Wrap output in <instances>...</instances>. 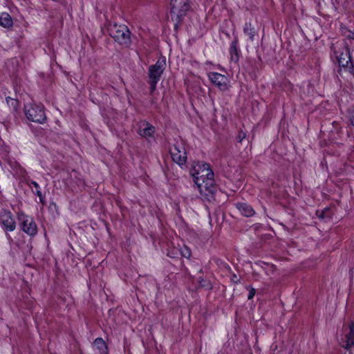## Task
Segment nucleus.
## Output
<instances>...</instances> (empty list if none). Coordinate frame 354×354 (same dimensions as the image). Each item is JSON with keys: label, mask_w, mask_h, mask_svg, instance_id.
<instances>
[{"label": "nucleus", "mask_w": 354, "mask_h": 354, "mask_svg": "<svg viewBox=\"0 0 354 354\" xmlns=\"http://www.w3.org/2000/svg\"><path fill=\"white\" fill-rule=\"evenodd\" d=\"M93 344L99 351L100 354H109L108 346L102 338H96L93 342Z\"/></svg>", "instance_id": "obj_15"}, {"label": "nucleus", "mask_w": 354, "mask_h": 354, "mask_svg": "<svg viewBox=\"0 0 354 354\" xmlns=\"http://www.w3.org/2000/svg\"><path fill=\"white\" fill-rule=\"evenodd\" d=\"M7 236H8V239H10V240H12V239H11V237H10V236L9 234H7Z\"/></svg>", "instance_id": "obj_30"}, {"label": "nucleus", "mask_w": 354, "mask_h": 354, "mask_svg": "<svg viewBox=\"0 0 354 354\" xmlns=\"http://www.w3.org/2000/svg\"><path fill=\"white\" fill-rule=\"evenodd\" d=\"M243 32L248 35L249 39L251 41H254L256 31L254 27L251 24V23L246 22L245 24L243 27Z\"/></svg>", "instance_id": "obj_18"}, {"label": "nucleus", "mask_w": 354, "mask_h": 354, "mask_svg": "<svg viewBox=\"0 0 354 354\" xmlns=\"http://www.w3.org/2000/svg\"><path fill=\"white\" fill-rule=\"evenodd\" d=\"M199 272H200V273H202V272H203V270H202V269H200Z\"/></svg>", "instance_id": "obj_31"}, {"label": "nucleus", "mask_w": 354, "mask_h": 354, "mask_svg": "<svg viewBox=\"0 0 354 354\" xmlns=\"http://www.w3.org/2000/svg\"><path fill=\"white\" fill-rule=\"evenodd\" d=\"M189 0H170V15L177 30L190 10Z\"/></svg>", "instance_id": "obj_1"}, {"label": "nucleus", "mask_w": 354, "mask_h": 354, "mask_svg": "<svg viewBox=\"0 0 354 354\" xmlns=\"http://www.w3.org/2000/svg\"><path fill=\"white\" fill-rule=\"evenodd\" d=\"M340 32L342 35L349 39H354V31L349 30L346 26L343 24H340Z\"/></svg>", "instance_id": "obj_19"}, {"label": "nucleus", "mask_w": 354, "mask_h": 354, "mask_svg": "<svg viewBox=\"0 0 354 354\" xmlns=\"http://www.w3.org/2000/svg\"><path fill=\"white\" fill-rule=\"evenodd\" d=\"M35 194L37 196H39V200H40V202H41L42 204H44V203H45V202H44V197H43V196H42V194H41V191H40V190H37V191H36V192H35Z\"/></svg>", "instance_id": "obj_26"}, {"label": "nucleus", "mask_w": 354, "mask_h": 354, "mask_svg": "<svg viewBox=\"0 0 354 354\" xmlns=\"http://www.w3.org/2000/svg\"><path fill=\"white\" fill-rule=\"evenodd\" d=\"M337 62L339 67L348 71L354 76V65L348 48L337 56Z\"/></svg>", "instance_id": "obj_10"}, {"label": "nucleus", "mask_w": 354, "mask_h": 354, "mask_svg": "<svg viewBox=\"0 0 354 354\" xmlns=\"http://www.w3.org/2000/svg\"><path fill=\"white\" fill-rule=\"evenodd\" d=\"M0 221L6 231L12 232L16 228V223L10 212L3 211L1 213Z\"/></svg>", "instance_id": "obj_11"}, {"label": "nucleus", "mask_w": 354, "mask_h": 354, "mask_svg": "<svg viewBox=\"0 0 354 354\" xmlns=\"http://www.w3.org/2000/svg\"><path fill=\"white\" fill-rule=\"evenodd\" d=\"M349 333L346 335L347 347L354 345V322L351 321L348 324Z\"/></svg>", "instance_id": "obj_17"}, {"label": "nucleus", "mask_w": 354, "mask_h": 354, "mask_svg": "<svg viewBox=\"0 0 354 354\" xmlns=\"http://www.w3.org/2000/svg\"><path fill=\"white\" fill-rule=\"evenodd\" d=\"M156 129L155 127L150 124L149 122L144 120L140 122L138 133L147 139L149 138H153Z\"/></svg>", "instance_id": "obj_12"}, {"label": "nucleus", "mask_w": 354, "mask_h": 354, "mask_svg": "<svg viewBox=\"0 0 354 354\" xmlns=\"http://www.w3.org/2000/svg\"><path fill=\"white\" fill-rule=\"evenodd\" d=\"M166 67V59L165 57L158 59L156 63L149 68V80L158 82Z\"/></svg>", "instance_id": "obj_8"}, {"label": "nucleus", "mask_w": 354, "mask_h": 354, "mask_svg": "<svg viewBox=\"0 0 354 354\" xmlns=\"http://www.w3.org/2000/svg\"><path fill=\"white\" fill-rule=\"evenodd\" d=\"M17 219L20 230L24 232L30 236H35L37 234V226L32 217L26 215L23 212H19Z\"/></svg>", "instance_id": "obj_4"}, {"label": "nucleus", "mask_w": 354, "mask_h": 354, "mask_svg": "<svg viewBox=\"0 0 354 354\" xmlns=\"http://www.w3.org/2000/svg\"><path fill=\"white\" fill-rule=\"evenodd\" d=\"M158 82L149 80L148 83L149 84L150 94H153L156 89V84Z\"/></svg>", "instance_id": "obj_22"}, {"label": "nucleus", "mask_w": 354, "mask_h": 354, "mask_svg": "<svg viewBox=\"0 0 354 354\" xmlns=\"http://www.w3.org/2000/svg\"><path fill=\"white\" fill-rule=\"evenodd\" d=\"M30 184H31L32 185H33V186L36 188V189H35V191L39 190V184H38L37 182L32 180V181L30 182Z\"/></svg>", "instance_id": "obj_29"}, {"label": "nucleus", "mask_w": 354, "mask_h": 354, "mask_svg": "<svg viewBox=\"0 0 354 354\" xmlns=\"http://www.w3.org/2000/svg\"><path fill=\"white\" fill-rule=\"evenodd\" d=\"M330 209H328V208H326L324 209L323 211H322V212L320 213V214H317L319 218H330Z\"/></svg>", "instance_id": "obj_21"}, {"label": "nucleus", "mask_w": 354, "mask_h": 354, "mask_svg": "<svg viewBox=\"0 0 354 354\" xmlns=\"http://www.w3.org/2000/svg\"><path fill=\"white\" fill-rule=\"evenodd\" d=\"M198 286L201 288H204L206 290L212 289V284L209 281L205 280L202 277H199L198 278Z\"/></svg>", "instance_id": "obj_20"}, {"label": "nucleus", "mask_w": 354, "mask_h": 354, "mask_svg": "<svg viewBox=\"0 0 354 354\" xmlns=\"http://www.w3.org/2000/svg\"><path fill=\"white\" fill-rule=\"evenodd\" d=\"M245 136H246V133L244 131H243L242 130H239L238 135L236 138V141L238 142L241 143L243 141V140L245 138Z\"/></svg>", "instance_id": "obj_23"}, {"label": "nucleus", "mask_w": 354, "mask_h": 354, "mask_svg": "<svg viewBox=\"0 0 354 354\" xmlns=\"http://www.w3.org/2000/svg\"><path fill=\"white\" fill-rule=\"evenodd\" d=\"M194 183H199L205 179L214 177V172L210 169L209 164L200 163L194 167V171L192 173Z\"/></svg>", "instance_id": "obj_6"}, {"label": "nucleus", "mask_w": 354, "mask_h": 354, "mask_svg": "<svg viewBox=\"0 0 354 354\" xmlns=\"http://www.w3.org/2000/svg\"><path fill=\"white\" fill-rule=\"evenodd\" d=\"M239 42L237 37H235L234 40L232 41L230 47V59L234 62H238L239 60V53L240 50L238 48Z\"/></svg>", "instance_id": "obj_14"}, {"label": "nucleus", "mask_w": 354, "mask_h": 354, "mask_svg": "<svg viewBox=\"0 0 354 354\" xmlns=\"http://www.w3.org/2000/svg\"><path fill=\"white\" fill-rule=\"evenodd\" d=\"M246 288L249 291L248 299L249 300L252 299L254 297V295L256 293V290H255V289L254 288L250 287V286H248Z\"/></svg>", "instance_id": "obj_24"}, {"label": "nucleus", "mask_w": 354, "mask_h": 354, "mask_svg": "<svg viewBox=\"0 0 354 354\" xmlns=\"http://www.w3.org/2000/svg\"><path fill=\"white\" fill-rule=\"evenodd\" d=\"M181 252L182 255L185 258H189L191 256V251L187 248H185Z\"/></svg>", "instance_id": "obj_25"}, {"label": "nucleus", "mask_w": 354, "mask_h": 354, "mask_svg": "<svg viewBox=\"0 0 354 354\" xmlns=\"http://www.w3.org/2000/svg\"><path fill=\"white\" fill-rule=\"evenodd\" d=\"M169 153L174 162L179 166H183L187 160V154L185 147L181 143L176 142L169 149Z\"/></svg>", "instance_id": "obj_7"}, {"label": "nucleus", "mask_w": 354, "mask_h": 354, "mask_svg": "<svg viewBox=\"0 0 354 354\" xmlns=\"http://www.w3.org/2000/svg\"><path fill=\"white\" fill-rule=\"evenodd\" d=\"M110 36L121 46L129 47L131 44V32L125 25L114 24L109 28Z\"/></svg>", "instance_id": "obj_2"}, {"label": "nucleus", "mask_w": 354, "mask_h": 354, "mask_svg": "<svg viewBox=\"0 0 354 354\" xmlns=\"http://www.w3.org/2000/svg\"><path fill=\"white\" fill-rule=\"evenodd\" d=\"M24 110L26 118L31 122L43 124L47 119L42 104L28 103L24 105Z\"/></svg>", "instance_id": "obj_3"}, {"label": "nucleus", "mask_w": 354, "mask_h": 354, "mask_svg": "<svg viewBox=\"0 0 354 354\" xmlns=\"http://www.w3.org/2000/svg\"><path fill=\"white\" fill-rule=\"evenodd\" d=\"M196 185L201 195L207 201H211L214 198L217 187L215 184L214 177L197 183Z\"/></svg>", "instance_id": "obj_5"}, {"label": "nucleus", "mask_w": 354, "mask_h": 354, "mask_svg": "<svg viewBox=\"0 0 354 354\" xmlns=\"http://www.w3.org/2000/svg\"><path fill=\"white\" fill-rule=\"evenodd\" d=\"M13 22L10 15L7 12L0 14V25L4 28L12 26Z\"/></svg>", "instance_id": "obj_16"}, {"label": "nucleus", "mask_w": 354, "mask_h": 354, "mask_svg": "<svg viewBox=\"0 0 354 354\" xmlns=\"http://www.w3.org/2000/svg\"><path fill=\"white\" fill-rule=\"evenodd\" d=\"M349 120L351 124L354 127V111L350 113Z\"/></svg>", "instance_id": "obj_27"}, {"label": "nucleus", "mask_w": 354, "mask_h": 354, "mask_svg": "<svg viewBox=\"0 0 354 354\" xmlns=\"http://www.w3.org/2000/svg\"><path fill=\"white\" fill-rule=\"evenodd\" d=\"M235 206L240 212V213L244 216L250 217L255 214V212L252 207L247 203H236L235 204Z\"/></svg>", "instance_id": "obj_13"}, {"label": "nucleus", "mask_w": 354, "mask_h": 354, "mask_svg": "<svg viewBox=\"0 0 354 354\" xmlns=\"http://www.w3.org/2000/svg\"><path fill=\"white\" fill-rule=\"evenodd\" d=\"M208 77L210 82L219 90L225 91L229 88L228 78L221 73L210 72L208 73Z\"/></svg>", "instance_id": "obj_9"}, {"label": "nucleus", "mask_w": 354, "mask_h": 354, "mask_svg": "<svg viewBox=\"0 0 354 354\" xmlns=\"http://www.w3.org/2000/svg\"><path fill=\"white\" fill-rule=\"evenodd\" d=\"M231 280L235 283H238L239 282V279L236 274H232Z\"/></svg>", "instance_id": "obj_28"}]
</instances>
